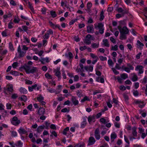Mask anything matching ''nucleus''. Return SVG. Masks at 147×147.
Masks as SVG:
<instances>
[{"instance_id": "nucleus-1", "label": "nucleus", "mask_w": 147, "mask_h": 147, "mask_svg": "<svg viewBox=\"0 0 147 147\" xmlns=\"http://www.w3.org/2000/svg\"><path fill=\"white\" fill-rule=\"evenodd\" d=\"M95 39L94 37L90 34H88L86 36L84 42L87 45H90L91 44V40H94Z\"/></svg>"}, {"instance_id": "nucleus-2", "label": "nucleus", "mask_w": 147, "mask_h": 147, "mask_svg": "<svg viewBox=\"0 0 147 147\" xmlns=\"http://www.w3.org/2000/svg\"><path fill=\"white\" fill-rule=\"evenodd\" d=\"M127 67H125L123 66L122 68L126 72L128 73H129L130 72V70H133L134 69V67L132 65L129 63L127 64Z\"/></svg>"}, {"instance_id": "nucleus-3", "label": "nucleus", "mask_w": 147, "mask_h": 147, "mask_svg": "<svg viewBox=\"0 0 147 147\" xmlns=\"http://www.w3.org/2000/svg\"><path fill=\"white\" fill-rule=\"evenodd\" d=\"M12 124L15 126H18L21 123L20 120L18 119L17 117L14 116L12 119L11 121Z\"/></svg>"}, {"instance_id": "nucleus-4", "label": "nucleus", "mask_w": 147, "mask_h": 147, "mask_svg": "<svg viewBox=\"0 0 147 147\" xmlns=\"http://www.w3.org/2000/svg\"><path fill=\"white\" fill-rule=\"evenodd\" d=\"M32 67V66H30V65H24V66H23L21 67L19 69L20 70L22 71L23 69L25 70L27 74H29V72Z\"/></svg>"}, {"instance_id": "nucleus-5", "label": "nucleus", "mask_w": 147, "mask_h": 147, "mask_svg": "<svg viewBox=\"0 0 147 147\" xmlns=\"http://www.w3.org/2000/svg\"><path fill=\"white\" fill-rule=\"evenodd\" d=\"M118 28L120 33H122L126 34H128L129 33V30L126 26H124L122 28L121 27L118 26Z\"/></svg>"}, {"instance_id": "nucleus-6", "label": "nucleus", "mask_w": 147, "mask_h": 147, "mask_svg": "<svg viewBox=\"0 0 147 147\" xmlns=\"http://www.w3.org/2000/svg\"><path fill=\"white\" fill-rule=\"evenodd\" d=\"M144 67L143 66L140 65H137L135 69L136 71H138V74H142L144 72Z\"/></svg>"}, {"instance_id": "nucleus-7", "label": "nucleus", "mask_w": 147, "mask_h": 147, "mask_svg": "<svg viewBox=\"0 0 147 147\" xmlns=\"http://www.w3.org/2000/svg\"><path fill=\"white\" fill-rule=\"evenodd\" d=\"M87 117H84L82 118L83 121L81 123L80 128L83 129L84 128L87 124L86 120Z\"/></svg>"}, {"instance_id": "nucleus-8", "label": "nucleus", "mask_w": 147, "mask_h": 147, "mask_svg": "<svg viewBox=\"0 0 147 147\" xmlns=\"http://www.w3.org/2000/svg\"><path fill=\"white\" fill-rule=\"evenodd\" d=\"M94 136L96 139L97 140L100 139V138L99 129L98 128H97L94 131Z\"/></svg>"}, {"instance_id": "nucleus-9", "label": "nucleus", "mask_w": 147, "mask_h": 147, "mask_svg": "<svg viewBox=\"0 0 147 147\" xmlns=\"http://www.w3.org/2000/svg\"><path fill=\"white\" fill-rule=\"evenodd\" d=\"M18 52L19 53V56L20 57H24L26 53V52H24L22 51L20 45H19L18 48Z\"/></svg>"}, {"instance_id": "nucleus-10", "label": "nucleus", "mask_w": 147, "mask_h": 147, "mask_svg": "<svg viewBox=\"0 0 147 147\" xmlns=\"http://www.w3.org/2000/svg\"><path fill=\"white\" fill-rule=\"evenodd\" d=\"M6 87L7 90L10 92V94L12 93L14 91L13 87V85L11 84H8Z\"/></svg>"}, {"instance_id": "nucleus-11", "label": "nucleus", "mask_w": 147, "mask_h": 147, "mask_svg": "<svg viewBox=\"0 0 147 147\" xmlns=\"http://www.w3.org/2000/svg\"><path fill=\"white\" fill-rule=\"evenodd\" d=\"M54 72L55 73V75L59 79H61V73L60 71L59 68H57L56 69H54Z\"/></svg>"}, {"instance_id": "nucleus-12", "label": "nucleus", "mask_w": 147, "mask_h": 147, "mask_svg": "<svg viewBox=\"0 0 147 147\" xmlns=\"http://www.w3.org/2000/svg\"><path fill=\"white\" fill-rule=\"evenodd\" d=\"M87 31L88 33H94V29L92 24H91L87 27Z\"/></svg>"}, {"instance_id": "nucleus-13", "label": "nucleus", "mask_w": 147, "mask_h": 147, "mask_svg": "<svg viewBox=\"0 0 147 147\" xmlns=\"http://www.w3.org/2000/svg\"><path fill=\"white\" fill-rule=\"evenodd\" d=\"M95 142V139L93 137H90L89 139L88 145H93L94 144Z\"/></svg>"}, {"instance_id": "nucleus-14", "label": "nucleus", "mask_w": 147, "mask_h": 147, "mask_svg": "<svg viewBox=\"0 0 147 147\" xmlns=\"http://www.w3.org/2000/svg\"><path fill=\"white\" fill-rule=\"evenodd\" d=\"M71 100L73 104L74 105H76L79 103L78 100L76 99L75 97L72 96L71 97Z\"/></svg>"}, {"instance_id": "nucleus-15", "label": "nucleus", "mask_w": 147, "mask_h": 147, "mask_svg": "<svg viewBox=\"0 0 147 147\" xmlns=\"http://www.w3.org/2000/svg\"><path fill=\"white\" fill-rule=\"evenodd\" d=\"M65 56L67 58H68L70 62H71V59L73 58L72 54L71 52H69L68 54L65 53Z\"/></svg>"}, {"instance_id": "nucleus-16", "label": "nucleus", "mask_w": 147, "mask_h": 147, "mask_svg": "<svg viewBox=\"0 0 147 147\" xmlns=\"http://www.w3.org/2000/svg\"><path fill=\"white\" fill-rule=\"evenodd\" d=\"M95 116L94 115H90L88 117V121L90 124V122L93 121L94 122L95 121Z\"/></svg>"}, {"instance_id": "nucleus-17", "label": "nucleus", "mask_w": 147, "mask_h": 147, "mask_svg": "<svg viewBox=\"0 0 147 147\" xmlns=\"http://www.w3.org/2000/svg\"><path fill=\"white\" fill-rule=\"evenodd\" d=\"M45 109L42 107H40L38 111V114L40 115H44L45 113Z\"/></svg>"}, {"instance_id": "nucleus-18", "label": "nucleus", "mask_w": 147, "mask_h": 147, "mask_svg": "<svg viewBox=\"0 0 147 147\" xmlns=\"http://www.w3.org/2000/svg\"><path fill=\"white\" fill-rule=\"evenodd\" d=\"M117 137V135L115 132L112 133L111 135V142H113Z\"/></svg>"}, {"instance_id": "nucleus-19", "label": "nucleus", "mask_w": 147, "mask_h": 147, "mask_svg": "<svg viewBox=\"0 0 147 147\" xmlns=\"http://www.w3.org/2000/svg\"><path fill=\"white\" fill-rule=\"evenodd\" d=\"M18 132L20 134H22L26 133L27 131L23 128L21 127L18 130Z\"/></svg>"}, {"instance_id": "nucleus-20", "label": "nucleus", "mask_w": 147, "mask_h": 147, "mask_svg": "<svg viewBox=\"0 0 147 147\" xmlns=\"http://www.w3.org/2000/svg\"><path fill=\"white\" fill-rule=\"evenodd\" d=\"M38 71V68L36 67H32L31 69L29 72V74L33 73L36 72Z\"/></svg>"}, {"instance_id": "nucleus-21", "label": "nucleus", "mask_w": 147, "mask_h": 147, "mask_svg": "<svg viewBox=\"0 0 147 147\" xmlns=\"http://www.w3.org/2000/svg\"><path fill=\"white\" fill-rule=\"evenodd\" d=\"M85 144L83 142L78 143L74 146V147H85Z\"/></svg>"}, {"instance_id": "nucleus-22", "label": "nucleus", "mask_w": 147, "mask_h": 147, "mask_svg": "<svg viewBox=\"0 0 147 147\" xmlns=\"http://www.w3.org/2000/svg\"><path fill=\"white\" fill-rule=\"evenodd\" d=\"M18 99L21 101L26 102L27 100V98L26 96L24 95H22L21 97L19 98Z\"/></svg>"}, {"instance_id": "nucleus-23", "label": "nucleus", "mask_w": 147, "mask_h": 147, "mask_svg": "<svg viewBox=\"0 0 147 147\" xmlns=\"http://www.w3.org/2000/svg\"><path fill=\"white\" fill-rule=\"evenodd\" d=\"M99 47V42L94 43L91 44V47L93 49L98 48Z\"/></svg>"}, {"instance_id": "nucleus-24", "label": "nucleus", "mask_w": 147, "mask_h": 147, "mask_svg": "<svg viewBox=\"0 0 147 147\" xmlns=\"http://www.w3.org/2000/svg\"><path fill=\"white\" fill-rule=\"evenodd\" d=\"M137 45L138 47L140 49H142V47L144 46V44L140 42L139 40L137 41Z\"/></svg>"}, {"instance_id": "nucleus-25", "label": "nucleus", "mask_w": 147, "mask_h": 147, "mask_svg": "<svg viewBox=\"0 0 147 147\" xmlns=\"http://www.w3.org/2000/svg\"><path fill=\"white\" fill-rule=\"evenodd\" d=\"M103 44L105 47H109L110 46L109 44V43L108 40L107 39H104L102 40Z\"/></svg>"}, {"instance_id": "nucleus-26", "label": "nucleus", "mask_w": 147, "mask_h": 147, "mask_svg": "<svg viewBox=\"0 0 147 147\" xmlns=\"http://www.w3.org/2000/svg\"><path fill=\"white\" fill-rule=\"evenodd\" d=\"M45 126L44 125H40L38 127L37 129V131L38 133H40L41 132L43 129L44 128Z\"/></svg>"}, {"instance_id": "nucleus-27", "label": "nucleus", "mask_w": 147, "mask_h": 147, "mask_svg": "<svg viewBox=\"0 0 147 147\" xmlns=\"http://www.w3.org/2000/svg\"><path fill=\"white\" fill-rule=\"evenodd\" d=\"M19 91L21 94H26L27 93V90L25 88L21 87L19 89Z\"/></svg>"}, {"instance_id": "nucleus-28", "label": "nucleus", "mask_w": 147, "mask_h": 147, "mask_svg": "<svg viewBox=\"0 0 147 147\" xmlns=\"http://www.w3.org/2000/svg\"><path fill=\"white\" fill-rule=\"evenodd\" d=\"M136 127H133L132 128V134L133 136L135 137H136L137 136V133L136 131Z\"/></svg>"}, {"instance_id": "nucleus-29", "label": "nucleus", "mask_w": 147, "mask_h": 147, "mask_svg": "<svg viewBox=\"0 0 147 147\" xmlns=\"http://www.w3.org/2000/svg\"><path fill=\"white\" fill-rule=\"evenodd\" d=\"M94 25L95 28H97L99 29L101 28H103L104 26L103 24L101 23H98L97 25L96 24H94Z\"/></svg>"}, {"instance_id": "nucleus-30", "label": "nucleus", "mask_w": 147, "mask_h": 147, "mask_svg": "<svg viewBox=\"0 0 147 147\" xmlns=\"http://www.w3.org/2000/svg\"><path fill=\"white\" fill-rule=\"evenodd\" d=\"M119 38L121 40L126 39L127 38L126 34L120 33Z\"/></svg>"}, {"instance_id": "nucleus-31", "label": "nucleus", "mask_w": 147, "mask_h": 147, "mask_svg": "<svg viewBox=\"0 0 147 147\" xmlns=\"http://www.w3.org/2000/svg\"><path fill=\"white\" fill-rule=\"evenodd\" d=\"M127 13V11H125L124 12H123L122 13V14H117L116 15V17L117 18H120L123 16L124 15L125 13Z\"/></svg>"}, {"instance_id": "nucleus-32", "label": "nucleus", "mask_w": 147, "mask_h": 147, "mask_svg": "<svg viewBox=\"0 0 147 147\" xmlns=\"http://www.w3.org/2000/svg\"><path fill=\"white\" fill-rule=\"evenodd\" d=\"M40 61L44 64V63H43V61H46L48 63L50 61L49 58L46 57L45 58H41Z\"/></svg>"}, {"instance_id": "nucleus-33", "label": "nucleus", "mask_w": 147, "mask_h": 147, "mask_svg": "<svg viewBox=\"0 0 147 147\" xmlns=\"http://www.w3.org/2000/svg\"><path fill=\"white\" fill-rule=\"evenodd\" d=\"M133 76L132 77V81L133 82H135L137 81L138 80V77L134 73H133Z\"/></svg>"}, {"instance_id": "nucleus-34", "label": "nucleus", "mask_w": 147, "mask_h": 147, "mask_svg": "<svg viewBox=\"0 0 147 147\" xmlns=\"http://www.w3.org/2000/svg\"><path fill=\"white\" fill-rule=\"evenodd\" d=\"M37 99L40 102L44 100V98L41 95H38V96L37 97Z\"/></svg>"}, {"instance_id": "nucleus-35", "label": "nucleus", "mask_w": 147, "mask_h": 147, "mask_svg": "<svg viewBox=\"0 0 147 147\" xmlns=\"http://www.w3.org/2000/svg\"><path fill=\"white\" fill-rule=\"evenodd\" d=\"M9 49L11 51H13L14 50L13 46L11 42L9 43Z\"/></svg>"}, {"instance_id": "nucleus-36", "label": "nucleus", "mask_w": 147, "mask_h": 147, "mask_svg": "<svg viewBox=\"0 0 147 147\" xmlns=\"http://www.w3.org/2000/svg\"><path fill=\"white\" fill-rule=\"evenodd\" d=\"M121 77L123 80H125L128 78L127 74L126 73H123L120 75Z\"/></svg>"}, {"instance_id": "nucleus-37", "label": "nucleus", "mask_w": 147, "mask_h": 147, "mask_svg": "<svg viewBox=\"0 0 147 147\" xmlns=\"http://www.w3.org/2000/svg\"><path fill=\"white\" fill-rule=\"evenodd\" d=\"M20 63H18V62H15L12 64V66L13 68H16L17 67H18Z\"/></svg>"}, {"instance_id": "nucleus-38", "label": "nucleus", "mask_w": 147, "mask_h": 147, "mask_svg": "<svg viewBox=\"0 0 147 147\" xmlns=\"http://www.w3.org/2000/svg\"><path fill=\"white\" fill-rule=\"evenodd\" d=\"M96 81L98 82H100L101 83H103L104 82V79L100 77H99L96 79Z\"/></svg>"}, {"instance_id": "nucleus-39", "label": "nucleus", "mask_w": 147, "mask_h": 147, "mask_svg": "<svg viewBox=\"0 0 147 147\" xmlns=\"http://www.w3.org/2000/svg\"><path fill=\"white\" fill-rule=\"evenodd\" d=\"M123 96L124 98L125 101L126 103L128 102V96L125 93H124L123 94Z\"/></svg>"}, {"instance_id": "nucleus-40", "label": "nucleus", "mask_w": 147, "mask_h": 147, "mask_svg": "<svg viewBox=\"0 0 147 147\" xmlns=\"http://www.w3.org/2000/svg\"><path fill=\"white\" fill-rule=\"evenodd\" d=\"M15 145L17 147H22V143L20 140L19 141L16 143Z\"/></svg>"}, {"instance_id": "nucleus-41", "label": "nucleus", "mask_w": 147, "mask_h": 147, "mask_svg": "<svg viewBox=\"0 0 147 147\" xmlns=\"http://www.w3.org/2000/svg\"><path fill=\"white\" fill-rule=\"evenodd\" d=\"M109 121V120L106 121V119L104 118H101L100 119V122L104 124H105L106 123H108Z\"/></svg>"}, {"instance_id": "nucleus-42", "label": "nucleus", "mask_w": 147, "mask_h": 147, "mask_svg": "<svg viewBox=\"0 0 147 147\" xmlns=\"http://www.w3.org/2000/svg\"><path fill=\"white\" fill-rule=\"evenodd\" d=\"M77 95L79 97H81L83 96L82 91L81 90H78L76 92Z\"/></svg>"}, {"instance_id": "nucleus-43", "label": "nucleus", "mask_w": 147, "mask_h": 147, "mask_svg": "<svg viewBox=\"0 0 147 147\" xmlns=\"http://www.w3.org/2000/svg\"><path fill=\"white\" fill-rule=\"evenodd\" d=\"M50 14L52 17L54 18L56 17L57 16V14L55 11H51Z\"/></svg>"}, {"instance_id": "nucleus-44", "label": "nucleus", "mask_w": 147, "mask_h": 147, "mask_svg": "<svg viewBox=\"0 0 147 147\" xmlns=\"http://www.w3.org/2000/svg\"><path fill=\"white\" fill-rule=\"evenodd\" d=\"M90 55L91 57L93 59H98V57L96 55L92 53H90Z\"/></svg>"}, {"instance_id": "nucleus-45", "label": "nucleus", "mask_w": 147, "mask_h": 147, "mask_svg": "<svg viewBox=\"0 0 147 147\" xmlns=\"http://www.w3.org/2000/svg\"><path fill=\"white\" fill-rule=\"evenodd\" d=\"M108 63L110 66L113 67L114 63L112 60L111 59H109L108 61Z\"/></svg>"}, {"instance_id": "nucleus-46", "label": "nucleus", "mask_w": 147, "mask_h": 147, "mask_svg": "<svg viewBox=\"0 0 147 147\" xmlns=\"http://www.w3.org/2000/svg\"><path fill=\"white\" fill-rule=\"evenodd\" d=\"M89 100H90L88 98V97L87 96H86L84 97L81 100V102H83L86 100L89 101Z\"/></svg>"}, {"instance_id": "nucleus-47", "label": "nucleus", "mask_w": 147, "mask_h": 147, "mask_svg": "<svg viewBox=\"0 0 147 147\" xmlns=\"http://www.w3.org/2000/svg\"><path fill=\"white\" fill-rule=\"evenodd\" d=\"M10 73L12 75H14L15 76L18 75V73L17 71H11L10 72Z\"/></svg>"}, {"instance_id": "nucleus-48", "label": "nucleus", "mask_w": 147, "mask_h": 147, "mask_svg": "<svg viewBox=\"0 0 147 147\" xmlns=\"http://www.w3.org/2000/svg\"><path fill=\"white\" fill-rule=\"evenodd\" d=\"M111 50L116 51L118 50V46L117 45H115L114 46H112L111 49Z\"/></svg>"}, {"instance_id": "nucleus-49", "label": "nucleus", "mask_w": 147, "mask_h": 147, "mask_svg": "<svg viewBox=\"0 0 147 147\" xmlns=\"http://www.w3.org/2000/svg\"><path fill=\"white\" fill-rule=\"evenodd\" d=\"M45 77L48 79H52V76L51 75L49 74L48 73H46L45 75Z\"/></svg>"}, {"instance_id": "nucleus-50", "label": "nucleus", "mask_w": 147, "mask_h": 147, "mask_svg": "<svg viewBox=\"0 0 147 147\" xmlns=\"http://www.w3.org/2000/svg\"><path fill=\"white\" fill-rule=\"evenodd\" d=\"M11 136L13 137H16L17 136V133L16 131H13L11 132Z\"/></svg>"}, {"instance_id": "nucleus-51", "label": "nucleus", "mask_w": 147, "mask_h": 147, "mask_svg": "<svg viewBox=\"0 0 147 147\" xmlns=\"http://www.w3.org/2000/svg\"><path fill=\"white\" fill-rule=\"evenodd\" d=\"M80 66L81 67V69H79L78 70V72H79V71H80L81 72H82L83 71V68H84L83 65L81 63H80Z\"/></svg>"}, {"instance_id": "nucleus-52", "label": "nucleus", "mask_w": 147, "mask_h": 147, "mask_svg": "<svg viewBox=\"0 0 147 147\" xmlns=\"http://www.w3.org/2000/svg\"><path fill=\"white\" fill-rule=\"evenodd\" d=\"M144 15L146 18L147 19V7H146L144 8Z\"/></svg>"}, {"instance_id": "nucleus-53", "label": "nucleus", "mask_w": 147, "mask_h": 147, "mask_svg": "<svg viewBox=\"0 0 147 147\" xmlns=\"http://www.w3.org/2000/svg\"><path fill=\"white\" fill-rule=\"evenodd\" d=\"M104 16L103 15V11H102L100 14V21H102L103 20L104 18Z\"/></svg>"}, {"instance_id": "nucleus-54", "label": "nucleus", "mask_w": 147, "mask_h": 147, "mask_svg": "<svg viewBox=\"0 0 147 147\" xmlns=\"http://www.w3.org/2000/svg\"><path fill=\"white\" fill-rule=\"evenodd\" d=\"M47 90L50 93H54L55 92V90L54 89H53L50 88H48L47 89Z\"/></svg>"}, {"instance_id": "nucleus-55", "label": "nucleus", "mask_w": 147, "mask_h": 147, "mask_svg": "<svg viewBox=\"0 0 147 147\" xmlns=\"http://www.w3.org/2000/svg\"><path fill=\"white\" fill-rule=\"evenodd\" d=\"M53 28L54 29H55L56 28H58L59 30H60L61 31L62 30V29H61L60 26L58 24L56 25H55Z\"/></svg>"}, {"instance_id": "nucleus-56", "label": "nucleus", "mask_w": 147, "mask_h": 147, "mask_svg": "<svg viewBox=\"0 0 147 147\" xmlns=\"http://www.w3.org/2000/svg\"><path fill=\"white\" fill-rule=\"evenodd\" d=\"M49 34L46 32L45 35L43 36V38L45 39H47L49 38Z\"/></svg>"}, {"instance_id": "nucleus-57", "label": "nucleus", "mask_w": 147, "mask_h": 147, "mask_svg": "<svg viewBox=\"0 0 147 147\" xmlns=\"http://www.w3.org/2000/svg\"><path fill=\"white\" fill-rule=\"evenodd\" d=\"M7 109H11V105L9 103H7L6 105Z\"/></svg>"}, {"instance_id": "nucleus-58", "label": "nucleus", "mask_w": 147, "mask_h": 147, "mask_svg": "<svg viewBox=\"0 0 147 147\" xmlns=\"http://www.w3.org/2000/svg\"><path fill=\"white\" fill-rule=\"evenodd\" d=\"M28 6L30 8L31 11H33L34 10V8L30 2H28Z\"/></svg>"}, {"instance_id": "nucleus-59", "label": "nucleus", "mask_w": 147, "mask_h": 147, "mask_svg": "<svg viewBox=\"0 0 147 147\" xmlns=\"http://www.w3.org/2000/svg\"><path fill=\"white\" fill-rule=\"evenodd\" d=\"M22 50L24 51H26L28 50V48L25 45H22Z\"/></svg>"}, {"instance_id": "nucleus-60", "label": "nucleus", "mask_w": 147, "mask_h": 147, "mask_svg": "<svg viewBox=\"0 0 147 147\" xmlns=\"http://www.w3.org/2000/svg\"><path fill=\"white\" fill-rule=\"evenodd\" d=\"M20 20V19L18 18H15L13 20V22L16 23H18Z\"/></svg>"}, {"instance_id": "nucleus-61", "label": "nucleus", "mask_w": 147, "mask_h": 147, "mask_svg": "<svg viewBox=\"0 0 147 147\" xmlns=\"http://www.w3.org/2000/svg\"><path fill=\"white\" fill-rule=\"evenodd\" d=\"M112 69L113 71V72L115 75H117L119 74V72L118 71H117L114 68H112Z\"/></svg>"}, {"instance_id": "nucleus-62", "label": "nucleus", "mask_w": 147, "mask_h": 147, "mask_svg": "<svg viewBox=\"0 0 147 147\" xmlns=\"http://www.w3.org/2000/svg\"><path fill=\"white\" fill-rule=\"evenodd\" d=\"M18 97V94H17L14 93L12 95L11 98L13 99H15Z\"/></svg>"}, {"instance_id": "nucleus-63", "label": "nucleus", "mask_w": 147, "mask_h": 147, "mask_svg": "<svg viewBox=\"0 0 147 147\" xmlns=\"http://www.w3.org/2000/svg\"><path fill=\"white\" fill-rule=\"evenodd\" d=\"M92 6V3L91 2H88L87 4V9H90Z\"/></svg>"}, {"instance_id": "nucleus-64", "label": "nucleus", "mask_w": 147, "mask_h": 147, "mask_svg": "<svg viewBox=\"0 0 147 147\" xmlns=\"http://www.w3.org/2000/svg\"><path fill=\"white\" fill-rule=\"evenodd\" d=\"M22 27L23 29V30L24 31L26 32L28 30V28L26 26H22Z\"/></svg>"}]
</instances>
